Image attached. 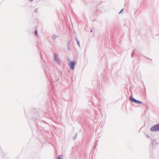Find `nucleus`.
<instances>
[{
	"instance_id": "nucleus-1",
	"label": "nucleus",
	"mask_w": 159,
	"mask_h": 159,
	"mask_svg": "<svg viewBox=\"0 0 159 159\" xmlns=\"http://www.w3.org/2000/svg\"><path fill=\"white\" fill-rule=\"evenodd\" d=\"M151 130L152 131L159 130V123L152 127L151 128Z\"/></svg>"
},
{
	"instance_id": "nucleus-2",
	"label": "nucleus",
	"mask_w": 159,
	"mask_h": 159,
	"mask_svg": "<svg viewBox=\"0 0 159 159\" xmlns=\"http://www.w3.org/2000/svg\"><path fill=\"white\" fill-rule=\"evenodd\" d=\"M75 64V62L74 61H70V62L68 63V65L71 69L74 70V66Z\"/></svg>"
},
{
	"instance_id": "nucleus-3",
	"label": "nucleus",
	"mask_w": 159,
	"mask_h": 159,
	"mask_svg": "<svg viewBox=\"0 0 159 159\" xmlns=\"http://www.w3.org/2000/svg\"><path fill=\"white\" fill-rule=\"evenodd\" d=\"M130 99L132 102L137 104H140L142 103V102L137 100L133 98H130Z\"/></svg>"
},
{
	"instance_id": "nucleus-4",
	"label": "nucleus",
	"mask_w": 159,
	"mask_h": 159,
	"mask_svg": "<svg viewBox=\"0 0 159 159\" xmlns=\"http://www.w3.org/2000/svg\"><path fill=\"white\" fill-rule=\"evenodd\" d=\"M62 155H60L58 157V159H62L61 157H62Z\"/></svg>"
},
{
	"instance_id": "nucleus-5",
	"label": "nucleus",
	"mask_w": 159,
	"mask_h": 159,
	"mask_svg": "<svg viewBox=\"0 0 159 159\" xmlns=\"http://www.w3.org/2000/svg\"><path fill=\"white\" fill-rule=\"evenodd\" d=\"M54 59L55 60H56V59H57V57L56 55H55Z\"/></svg>"
},
{
	"instance_id": "nucleus-6",
	"label": "nucleus",
	"mask_w": 159,
	"mask_h": 159,
	"mask_svg": "<svg viewBox=\"0 0 159 159\" xmlns=\"http://www.w3.org/2000/svg\"><path fill=\"white\" fill-rule=\"evenodd\" d=\"M35 34L36 35H37V31L36 30L35 32Z\"/></svg>"
},
{
	"instance_id": "nucleus-7",
	"label": "nucleus",
	"mask_w": 159,
	"mask_h": 159,
	"mask_svg": "<svg viewBox=\"0 0 159 159\" xmlns=\"http://www.w3.org/2000/svg\"><path fill=\"white\" fill-rule=\"evenodd\" d=\"M123 10H121L120 12V13H121V11Z\"/></svg>"
}]
</instances>
